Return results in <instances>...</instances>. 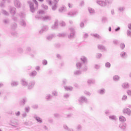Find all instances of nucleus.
Returning a JSON list of instances; mask_svg holds the SVG:
<instances>
[{"mask_svg":"<svg viewBox=\"0 0 131 131\" xmlns=\"http://www.w3.org/2000/svg\"><path fill=\"white\" fill-rule=\"evenodd\" d=\"M119 120L120 121H122V122H124L126 121V119H125V118L123 116H120L119 117Z\"/></svg>","mask_w":131,"mask_h":131,"instance_id":"nucleus-2","label":"nucleus"},{"mask_svg":"<svg viewBox=\"0 0 131 131\" xmlns=\"http://www.w3.org/2000/svg\"><path fill=\"white\" fill-rule=\"evenodd\" d=\"M103 92H104V91H103V90L101 91V93H103Z\"/></svg>","mask_w":131,"mask_h":131,"instance_id":"nucleus-17","label":"nucleus"},{"mask_svg":"<svg viewBox=\"0 0 131 131\" xmlns=\"http://www.w3.org/2000/svg\"><path fill=\"white\" fill-rule=\"evenodd\" d=\"M128 27L129 29H131V23L128 25Z\"/></svg>","mask_w":131,"mask_h":131,"instance_id":"nucleus-11","label":"nucleus"},{"mask_svg":"<svg viewBox=\"0 0 131 131\" xmlns=\"http://www.w3.org/2000/svg\"><path fill=\"white\" fill-rule=\"evenodd\" d=\"M36 120L38 122H41V120H40V119H36Z\"/></svg>","mask_w":131,"mask_h":131,"instance_id":"nucleus-10","label":"nucleus"},{"mask_svg":"<svg viewBox=\"0 0 131 131\" xmlns=\"http://www.w3.org/2000/svg\"><path fill=\"white\" fill-rule=\"evenodd\" d=\"M39 2H43V0H38Z\"/></svg>","mask_w":131,"mask_h":131,"instance_id":"nucleus-15","label":"nucleus"},{"mask_svg":"<svg viewBox=\"0 0 131 131\" xmlns=\"http://www.w3.org/2000/svg\"><path fill=\"white\" fill-rule=\"evenodd\" d=\"M105 66H106V67H107L108 68H109V67H110V66H111V64H110V63L107 62L105 64Z\"/></svg>","mask_w":131,"mask_h":131,"instance_id":"nucleus-5","label":"nucleus"},{"mask_svg":"<svg viewBox=\"0 0 131 131\" xmlns=\"http://www.w3.org/2000/svg\"><path fill=\"white\" fill-rule=\"evenodd\" d=\"M123 87L125 89L126 88H128V84H127V83H124L123 84Z\"/></svg>","mask_w":131,"mask_h":131,"instance_id":"nucleus-3","label":"nucleus"},{"mask_svg":"<svg viewBox=\"0 0 131 131\" xmlns=\"http://www.w3.org/2000/svg\"><path fill=\"white\" fill-rule=\"evenodd\" d=\"M123 113L125 114H130V110H129V108H125L123 110Z\"/></svg>","mask_w":131,"mask_h":131,"instance_id":"nucleus-1","label":"nucleus"},{"mask_svg":"<svg viewBox=\"0 0 131 131\" xmlns=\"http://www.w3.org/2000/svg\"><path fill=\"white\" fill-rule=\"evenodd\" d=\"M17 115H20V112H18V113H17Z\"/></svg>","mask_w":131,"mask_h":131,"instance_id":"nucleus-14","label":"nucleus"},{"mask_svg":"<svg viewBox=\"0 0 131 131\" xmlns=\"http://www.w3.org/2000/svg\"><path fill=\"white\" fill-rule=\"evenodd\" d=\"M127 98V96H126V95H124L123 98H122V100H126V98Z\"/></svg>","mask_w":131,"mask_h":131,"instance_id":"nucleus-9","label":"nucleus"},{"mask_svg":"<svg viewBox=\"0 0 131 131\" xmlns=\"http://www.w3.org/2000/svg\"><path fill=\"white\" fill-rule=\"evenodd\" d=\"M43 65H47L48 64V61H47V60H43Z\"/></svg>","mask_w":131,"mask_h":131,"instance_id":"nucleus-8","label":"nucleus"},{"mask_svg":"<svg viewBox=\"0 0 131 131\" xmlns=\"http://www.w3.org/2000/svg\"><path fill=\"white\" fill-rule=\"evenodd\" d=\"M125 47V46L124 45V44L123 43H121L120 44V48L123 50V49H124V48Z\"/></svg>","mask_w":131,"mask_h":131,"instance_id":"nucleus-4","label":"nucleus"},{"mask_svg":"<svg viewBox=\"0 0 131 131\" xmlns=\"http://www.w3.org/2000/svg\"><path fill=\"white\" fill-rule=\"evenodd\" d=\"M0 131H2V129H0Z\"/></svg>","mask_w":131,"mask_h":131,"instance_id":"nucleus-18","label":"nucleus"},{"mask_svg":"<svg viewBox=\"0 0 131 131\" xmlns=\"http://www.w3.org/2000/svg\"><path fill=\"white\" fill-rule=\"evenodd\" d=\"M119 29H120V28H117V29H116L115 31H118V30H119Z\"/></svg>","mask_w":131,"mask_h":131,"instance_id":"nucleus-12","label":"nucleus"},{"mask_svg":"<svg viewBox=\"0 0 131 131\" xmlns=\"http://www.w3.org/2000/svg\"><path fill=\"white\" fill-rule=\"evenodd\" d=\"M128 95H131V92L130 91H128Z\"/></svg>","mask_w":131,"mask_h":131,"instance_id":"nucleus-13","label":"nucleus"},{"mask_svg":"<svg viewBox=\"0 0 131 131\" xmlns=\"http://www.w3.org/2000/svg\"><path fill=\"white\" fill-rule=\"evenodd\" d=\"M109 31H111V28H109Z\"/></svg>","mask_w":131,"mask_h":131,"instance_id":"nucleus-16","label":"nucleus"},{"mask_svg":"<svg viewBox=\"0 0 131 131\" xmlns=\"http://www.w3.org/2000/svg\"><path fill=\"white\" fill-rule=\"evenodd\" d=\"M125 55H126V53L124 52H123L121 53V57H124V56H125Z\"/></svg>","mask_w":131,"mask_h":131,"instance_id":"nucleus-6","label":"nucleus"},{"mask_svg":"<svg viewBox=\"0 0 131 131\" xmlns=\"http://www.w3.org/2000/svg\"><path fill=\"white\" fill-rule=\"evenodd\" d=\"M119 78V77H118V76H115L114 77V80H118Z\"/></svg>","mask_w":131,"mask_h":131,"instance_id":"nucleus-7","label":"nucleus"}]
</instances>
